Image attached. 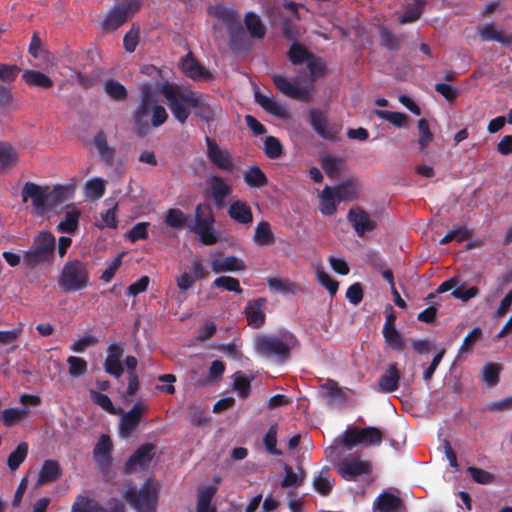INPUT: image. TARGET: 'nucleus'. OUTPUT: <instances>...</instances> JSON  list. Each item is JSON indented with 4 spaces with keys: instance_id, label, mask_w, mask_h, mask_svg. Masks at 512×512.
I'll return each instance as SVG.
<instances>
[{
    "instance_id": "1",
    "label": "nucleus",
    "mask_w": 512,
    "mask_h": 512,
    "mask_svg": "<svg viewBox=\"0 0 512 512\" xmlns=\"http://www.w3.org/2000/svg\"><path fill=\"white\" fill-rule=\"evenodd\" d=\"M298 345L296 336L289 331H280L277 334H257L253 340L254 350L257 354L285 362L290 358L291 351Z\"/></svg>"
},
{
    "instance_id": "2",
    "label": "nucleus",
    "mask_w": 512,
    "mask_h": 512,
    "mask_svg": "<svg viewBox=\"0 0 512 512\" xmlns=\"http://www.w3.org/2000/svg\"><path fill=\"white\" fill-rule=\"evenodd\" d=\"M140 103L133 112V119L137 128H157L163 125L168 113L166 109L157 103L152 87L149 83H143L139 86Z\"/></svg>"
},
{
    "instance_id": "3",
    "label": "nucleus",
    "mask_w": 512,
    "mask_h": 512,
    "mask_svg": "<svg viewBox=\"0 0 512 512\" xmlns=\"http://www.w3.org/2000/svg\"><path fill=\"white\" fill-rule=\"evenodd\" d=\"M160 91L165 97L172 115L180 124H184L190 116L191 110L198 105L195 93L191 90H184L169 81L162 83Z\"/></svg>"
},
{
    "instance_id": "4",
    "label": "nucleus",
    "mask_w": 512,
    "mask_h": 512,
    "mask_svg": "<svg viewBox=\"0 0 512 512\" xmlns=\"http://www.w3.org/2000/svg\"><path fill=\"white\" fill-rule=\"evenodd\" d=\"M55 249V236L49 231H39L32 246L23 255V263L31 270L40 266H51L55 259Z\"/></svg>"
},
{
    "instance_id": "5",
    "label": "nucleus",
    "mask_w": 512,
    "mask_h": 512,
    "mask_svg": "<svg viewBox=\"0 0 512 512\" xmlns=\"http://www.w3.org/2000/svg\"><path fill=\"white\" fill-rule=\"evenodd\" d=\"M90 274L88 264L78 259L67 261L60 272L58 285L65 293L76 292L88 287Z\"/></svg>"
},
{
    "instance_id": "6",
    "label": "nucleus",
    "mask_w": 512,
    "mask_h": 512,
    "mask_svg": "<svg viewBox=\"0 0 512 512\" xmlns=\"http://www.w3.org/2000/svg\"><path fill=\"white\" fill-rule=\"evenodd\" d=\"M214 223L215 216L211 206L200 203L195 207L194 220L188 223L187 228L194 232L204 245L211 246L219 241Z\"/></svg>"
},
{
    "instance_id": "7",
    "label": "nucleus",
    "mask_w": 512,
    "mask_h": 512,
    "mask_svg": "<svg viewBox=\"0 0 512 512\" xmlns=\"http://www.w3.org/2000/svg\"><path fill=\"white\" fill-rule=\"evenodd\" d=\"M210 13L226 25L230 37V48L234 51L244 49L246 34L237 11L224 5H217L210 9Z\"/></svg>"
},
{
    "instance_id": "8",
    "label": "nucleus",
    "mask_w": 512,
    "mask_h": 512,
    "mask_svg": "<svg viewBox=\"0 0 512 512\" xmlns=\"http://www.w3.org/2000/svg\"><path fill=\"white\" fill-rule=\"evenodd\" d=\"M124 499L137 512H156L158 489L150 479H147L140 489H136L135 486H129L124 493Z\"/></svg>"
},
{
    "instance_id": "9",
    "label": "nucleus",
    "mask_w": 512,
    "mask_h": 512,
    "mask_svg": "<svg viewBox=\"0 0 512 512\" xmlns=\"http://www.w3.org/2000/svg\"><path fill=\"white\" fill-rule=\"evenodd\" d=\"M335 467L337 474L346 481H369L373 472L372 463L359 455L346 456Z\"/></svg>"
},
{
    "instance_id": "10",
    "label": "nucleus",
    "mask_w": 512,
    "mask_h": 512,
    "mask_svg": "<svg viewBox=\"0 0 512 512\" xmlns=\"http://www.w3.org/2000/svg\"><path fill=\"white\" fill-rule=\"evenodd\" d=\"M383 440V433L377 427H348L343 435L341 444L347 450H351L356 445H363L364 447L378 446Z\"/></svg>"
},
{
    "instance_id": "11",
    "label": "nucleus",
    "mask_w": 512,
    "mask_h": 512,
    "mask_svg": "<svg viewBox=\"0 0 512 512\" xmlns=\"http://www.w3.org/2000/svg\"><path fill=\"white\" fill-rule=\"evenodd\" d=\"M23 202L31 200L32 207L37 215H44L49 209L48 186H40L33 182H26L21 190Z\"/></svg>"
},
{
    "instance_id": "12",
    "label": "nucleus",
    "mask_w": 512,
    "mask_h": 512,
    "mask_svg": "<svg viewBox=\"0 0 512 512\" xmlns=\"http://www.w3.org/2000/svg\"><path fill=\"white\" fill-rule=\"evenodd\" d=\"M154 449L155 446L151 443L139 446L125 462L123 467L124 473L131 474L138 469H146L154 458Z\"/></svg>"
},
{
    "instance_id": "13",
    "label": "nucleus",
    "mask_w": 512,
    "mask_h": 512,
    "mask_svg": "<svg viewBox=\"0 0 512 512\" xmlns=\"http://www.w3.org/2000/svg\"><path fill=\"white\" fill-rule=\"evenodd\" d=\"M207 194L217 208H222L226 198L232 193V186L221 176L210 174L206 179Z\"/></svg>"
},
{
    "instance_id": "14",
    "label": "nucleus",
    "mask_w": 512,
    "mask_h": 512,
    "mask_svg": "<svg viewBox=\"0 0 512 512\" xmlns=\"http://www.w3.org/2000/svg\"><path fill=\"white\" fill-rule=\"evenodd\" d=\"M140 5L136 0H130L112 9L102 23L105 31H114L126 22L131 11H137Z\"/></svg>"
},
{
    "instance_id": "15",
    "label": "nucleus",
    "mask_w": 512,
    "mask_h": 512,
    "mask_svg": "<svg viewBox=\"0 0 512 512\" xmlns=\"http://www.w3.org/2000/svg\"><path fill=\"white\" fill-rule=\"evenodd\" d=\"M347 220L359 237H364L367 233L377 228V223L371 219L369 213L361 207L349 209Z\"/></svg>"
},
{
    "instance_id": "16",
    "label": "nucleus",
    "mask_w": 512,
    "mask_h": 512,
    "mask_svg": "<svg viewBox=\"0 0 512 512\" xmlns=\"http://www.w3.org/2000/svg\"><path fill=\"white\" fill-rule=\"evenodd\" d=\"M113 444L108 435H101L93 449V458L103 474L110 471L112 465Z\"/></svg>"
},
{
    "instance_id": "17",
    "label": "nucleus",
    "mask_w": 512,
    "mask_h": 512,
    "mask_svg": "<svg viewBox=\"0 0 512 512\" xmlns=\"http://www.w3.org/2000/svg\"><path fill=\"white\" fill-rule=\"evenodd\" d=\"M205 139L209 161L220 170L231 172L234 169V162L229 151L221 149L210 136H206Z\"/></svg>"
},
{
    "instance_id": "18",
    "label": "nucleus",
    "mask_w": 512,
    "mask_h": 512,
    "mask_svg": "<svg viewBox=\"0 0 512 512\" xmlns=\"http://www.w3.org/2000/svg\"><path fill=\"white\" fill-rule=\"evenodd\" d=\"M272 79L276 89L285 96L304 102L310 101V90L296 85L294 82L289 81L286 77L281 75H274Z\"/></svg>"
},
{
    "instance_id": "19",
    "label": "nucleus",
    "mask_w": 512,
    "mask_h": 512,
    "mask_svg": "<svg viewBox=\"0 0 512 512\" xmlns=\"http://www.w3.org/2000/svg\"><path fill=\"white\" fill-rule=\"evenodd\" d=\"M255 101L265 111L278 118L285 119L289 117V112L285 105L278 102L272 94L266 95L256 90L254 93Z\"/></svg>"
},
{
    "instance_id": "20",
    "label": "nucleus",
    "mask_w": 512,
    "mask_h": 512,
    "mask_svg": "<svg viewBox=\"0 0 512 512\" xmlns=\"http://www.w3.org/2000/svg\"><path fill=\"white\" fill-rule=\"evenodd\" d=\"M400 371L396 363L390 364L378 379V391L392 393L399 387Z\"/></svg>"
},
{
    "instance_id": "21",
    "label": "nucleus",
    "mask_w": 512,
    "mask_h": 512,
    "mask_svg": "<svg viewBox=\"0 0 512 512\" xmlns=\"http://www.w3.org/2000/svg\"><path fill=\"white\" fill-rule=\"evenodd\" d=\"M266 300L264 298L249 301L245 308L248 325L255 329L261 328L265 323V313L263 307Z\"/></svg>"
},
{
    "instance_id": "22",
    "label": "nucleus",
    "mask_w": 512,
    "mask_h": 512,
    "mask_svg": "<svg viewBox=\"0 0 512 512\" xmlns=\"http://www.w3.org/2000/svg\"><path fill=\"white\" fill-rule=\"evenodd\" d=\"M145 410L146 406L143 403L136 402L134 406L122 416L120 421L121 432L125 435H129L133 432L137 428Z\"/></svg>"
},
{
    "instance_id": "23",
    "label": "nucleus",
    "mask_w": 512,
    "mask_h": 512,
    "mask_svg": "<svg viewBox=\"0 0 512 512\" xmlns=\"http://www.w3.org/2000/svg\"><path fill=\"white\" fill-rule=\"evenodd\" d=\"M403 500L390 492H382L373 502V512H400Z\"/></svg>"
},
{
    "instance_id": "24",
    "label": "nucleus",
    "mask_w": 512,
    "mask_h": 512,
    "mask_svg": "<svg viewBox=\"0 0 512 512\" xmlns=\"http://www.w3.org/2000/svg\"><path fill=\"white\" fill-rule=\"evenodd\" d=\"M92 144L97 150L100 159L108 166H112L115 160L116 150L108 144L107 135L103 130H99L94 136Z\"/></svg>"
},
{
    "instance_id": "25",
    "label": "nucleus",
    "mask_w": 512,
    "mask_h": 512,
    "mask_svg": "<svg viewBox=\"0 0 512 512\" xmlns=\"http://www.w3.org/2000/svg\"><path fill=\"white\" fill-rule=\"evenodd\" d=\"M245 268L244 261L233 255L211 261V269L215 273L243 271Z\"/></svg>"
},
{
    "instance_id": "26",
    "label": "nucleus",
    "mask_w": 512,
    "mask_h": 512,
    "mask_svg": "<svg viewBox=\"0 0 512 512\" xmlns=\"http://www.w3.org/2000/svg\"><path fill=\"white\" fill-rule=\"evenodd\" d=\"M62 476L61 466L56 460H45L41 467L36 486L41 487L45 484L54 482Z\"/></svg>"
},
{
    "instance_id": "27",
    "label": "nucleus",
    "mask_w": 512,
    "mask_h": 512,
    "mask_svg": "<svg viewBox=\"0 0 512 512\" xmlns=\"http://www.w3.org/2000/svg\"><path fill=\"white\" fill-rule=\"evenodd\" d=\"M229 217L240 224H250L253 221V214L246 201L236 200L228 208Z\"/></svg>"
},
{
    "instance_id": "28",
    "label": "nucleus",
    "mask_w": 512,
    "mask_h": 512,
    "mask_svg": "<svg viewBox=\"0 0 512 512\" xmlns=\"http://www.w3.org/2000/svg\"><path fill=\"white\" fill-rule=\"evenodd\" d=\"M181 67L184 74L193 80L208 79L211 77V74L199 64L191 53L182 60Z\"/></svg>"
},
{
    "instance_id": "29",
    "label": "nucleus",
    "mask_w": 512,
    "mask_h": 512,
    "mask_svg": "<svg viewBox=\"0 0 512 512\" xmlns=\"http://www.w3.org/2000/svg\"><path fill=\"white\" fill-rule=\"evenodd\" d=\"M321 389L325 391L324 398L329 406H339L347 400L345 393L339 388L336 381L328 380L321 386Z\"/></svg>"
},
{
    "instance_id": "30",
    "label": "nucleus",
    "mask_w": 512,
    "mask_h": 512,
    "mask_svg": "<svg viewBox=\"0 0 512 512\" xmlns=\"http://www.w3.org/2000/svg\"><path fill=\"white\" fill-rule=\"evenodd\" d=\"M65 217L56 227V230L60 233L73 234L79 225L80 211L74 206H67Z\"/></svg>"
},
{
    "instance_id": "31",
    "label": "nucleus",
    "mask_w": 512,
    "mask_h": 512,
    "mask_svg": "<svg viewBox=\"0 0 512 512\" xmlns=\"http://www.w3.org/2000/svg\"><path fill=\"white\" fill-rule=\"evenodd\" d=\"M244 183L250 188H263L269 180L263 170L257 166H249L243 174Z\"/></svg>"
},
{
    "instance_id": "32",
    "label": "nucleus",
    "mask_w": 512,
    "mask_h": 512,
    "mask_svg": "<svg viewBox=\"0 0 512 512\" xmlns=\"http://www.w3.org/2000/svg\"><path fill=\"white\" fill-rule=\"evenodd\" d=\"M194 108L196 109V115L207 125H210L221 111L216 103H204L199 99L198 105Z\"/></svg>"
},
{
    "instance_id": "33",
    "label": "nucleus",
    "mask_w": 512,
    "mask_h": 512,
    "mask_svg": "<svg viewBox=\"0 0 512 512\" xmlns=\"http://www.w3.org/2000/svg\"><path fill=\"white\" fill-rule=\"evenodd\" d=\"M22 78L30 86L41 88H51L53 86L52 79L40 71L25 70L22 74Z\"/></svg>"
},
{
    "instance_id": "34",
    "label": "nucleus",
    "mask_w": 512,
    "mask_h": 512,
    "mask_svg": "<svg viewBox=\"0 0 512 512\" xmlns=\"http://www.w3.org/2000/svg\"><path fill=\"white\" fill-rule=\"evenodd\" d=\"M335 482L328 475V468L324 467L313 479L314 489L322 496H328Z\"/></svg>"
},
{
    "instance_id": "35",
    "label": "nucleus",
    "mask_w": 512,
    "mask_h": 512,
    "mask_svg": "<svg viewBox=\"0 0 512 512\" xmlns=\"http://www.w3.org/2000/svg\"><path fill=\"white\" fill-rule=\"evenodd\" d=\"M254 241L260 246H269L275 242L271 226L267 221H261L257 224L254 232Z\"/></svg>"
},
{
    "instance_id": "36",
    "label": "nucleus",
    "mask_w": 512,
    "mask_h": 512,
    "mask_svg": "<svg viewBox=\"0 0 512 512\" xmlns=\"http://www.w3.org/2000/svg\"><path fill=\"white\" fill-rule=\"evenodd\" d=\"M216 493L212 486L203 487L198 492L196 512H216V507H211V500Z\"/></svg>"
},
{
    "instance_id": "37",
    "label": "nucleus",
    "mask_w": 512,
    "mask_h": 512,
    "mask_svg": "<svg viewBox=\"0 0 512 512\" xmlns=\"http://www.w3.org/2000/svg\"><path fill=\"white\" fill-rule=\"evenodd\" d=\"M105 93L114 101L122 102L127 99V89L123 84L114 79H107L104 83Z\"/></svg>"
},
{
    "instance_id": "38",
    "label": "nucleus",
    "mask_w": 512,
    "mask_h": 512,
    "mask_svg": "<svg viewBox=\"0 0 512 512\" xmlns=\"http://www.w3.org/2000/svg\"><path fill=\"white\" fill-rule=\"evenodd\" d=\"M244 22L252 37L261 39L265 36V26L257 14L254 12H248L245 16Z\"/></svg>"
},
{
    "instance_id": "39",
    "label": "nucleus",
    "mask_w": 512,
    "mask_h": 512,
    "mask_svg": "<svg viewBox=\"0 0 512 512\" xmlns=\"http://www.w3.org/2000/svg\"><path fill=\"white\" fill-rule=\"evenodd\" d=\"M103 510L97 501L87 496L78 495L71 507V512H100Z\"/></svg>"
},
{
    "instance_id": "40",
    "label": "nucleus",
    "mask_w": 512,
    "mask_h": 512,
    "mask_svg": "<svg viewBox=\"0 0 512 512\" xmlns=\"http://www.w3.org/2000/svg\"><path fill=\"white\" fill-rule=\"evenodd\" d=\"M29 446L26 442H21L10 453L7 459V465L11 471H16L19 466L25 461L28 455Z\"/></svg>"
},
{
    "instance_id": "41",
    "label": "nucleus",
    "mask_w": 512,
    "mask_h": 512,
    "mask_svg": "<svg viewBox=\"0 0 512 512\" xmlns=\"http://www.w3.org/2000/svg\"><path fill=\"white\" fill-rule=\"evenodd\" d=\"M337 197L332 188L326 186L321 193V213L333 215L337 211Z\"/></svg>"
},
{
    "instance_id": "42",
    "label": "nucleus",
    "mask_w": 512,
    "mask_h": 512,
    "mask_svg": "<svg viewBox=\"0 0 512 512\" xmlns=\"http://www.w3.org/2000/svg\"><path fill=\"white\" fill-rule=\"evenodd\" d=\"M288 58L293 65H301L309 58H313V53L302 44L295 42L290 46Z\"/></svg>"
},
{
    "instance_id": "43",
    "label": "nucleus",
    "mask_w": 512,
    "mask_h": 512,
    "mask_svg": "<svg viewBox=\"0 0 512 512\" xmlns=\"http://www.w3.org/2000/svg\"><path fill=\"white\" fill-rule=\"evenodd\" d=\"M188 217L178 208H170L165 215V223L173 229H182L188 225Z\"/></svg>"
},
{
    "instance_id": "44",
    "label": "nucleus",
    "mask_w": 512,
    "mask_h": 512,
    "mask_svg": "<svg viewBox=\"0 0 512 512\" xmlns=\"http://www.w3.org/2000/svg\"><path fill=\"white\" fill-rule=\"evenodd\" d=\"M382 334L386 344L393 350L402 352L405 349L406 343L403 335L398 331L396 327L382 331Z\"/></svg>"
},
{
    "instance_id": "45",
    "label": "nucleus",
    "mask_w": 512,
    "mask_h": 512,
    "mask_svg": "<svg viewBox=\"0 0 512 512\" xmlns=\"http://www.w3.org/2000/svg\"><path fill=\"white\" fill-rule=\"evenodd\" d=\"M29 414L27 408H8L3 410L1 421L6 427H12Z\"/></svg>"
},
{
    "instance_id": "46",
    "label": "nucleus",
    "mask_w": 512,
    "mask_h": 512,
    "mask_svg": "<svg viewBox=\"0 0 512 512\" xmlns=\"http://www.w3.org/2000/svg\"><path fill=\"white\" fill-rule=\"evenodd\" d=\"M277 433L278 425L276 423L272 424L263 436V444L267 453L280 456L282 455V451L277 449Z\"/></svg>"
},
{
    "instance_id": "47",
    "label": "nucleus",
    "mask_w": 512,
    "mask_h": 512,
    "mask_svg": "<svg viewBox=\"0 0 512 512\" xmlns=\"http://www.w3.org/2000/svg\"><path fill=\"white\" fill-rule=\"evenodd\" d=\"M233 389L241 399H246L251 393V379L244 376L241 371L234 374Z\"/></svg>"
},
{
    "instance_id": "48",
    "label": "nucleus",
    "mask_w": 512,
    "mask_h": 512,
    "mask_svg": "<svg viewBox=\"0 0 512 512\" xmlns=\"http://www.w3.org/2000/svg\"><path fill=\"white\" fill-rule=\"evenodd\" d=\"M17 152L8 142L0 141V168L5 169L17 161Z\"/></svg>"
},
{
    "instance_id": "49",
    "label": "nucleus",
    "mask_w": 512,
    "mask_h": 512,
    "mask_svg": "<svg viewBox=\"0 0 512 512\" xmlns=\"http://www.w3.org/2000/svg\"><path fill=\"white\" fill-rule=\"evenodd\" d=\"M321 166L328 177L338 178L341 174L342 161L333 156L322 157Z\"/></svg>"
},
{
    "instance_id": "50",
    "label": "nucleus",
    "mask_w": 512,
    "mask_h": 512,
    "mask_svg": "<svg viewBox=\"0 0 512 512\" xmlns=\"http://www.w3.org/2000/svg\"><path fill=\"white\" fill-rule=\"evenodd\" d=\"M264 153L269 159H278L283 154L280 140L274 136H267L264 140Z\"/></svg>"
},
{
    "instance_id": "51",
    "label": "nucleus",
    "mask_w": 512,
    "mask_h": 512,
    "mask_svg": "<svg viewBox=\"0 0 512 512\" xmlns=\"http://www.w3.org/2000/svg\"><path fill=\"white\" fill-rule=\"evenodd\" d=\"M315 272L317 281L328 290L332 297L335 296L339 288L338 281L332 279L321 266H318Z\"/></svg>"
},
{
    "instance_id": "52",
    "label": "nucleus",
    "mask_w": 512,
    "mask_h": 512,
    "mask_svg": "<svg viewBox=\"0 0 512 512\" xmlns=\"http://www.w3.org/2000/svg\"><path fill=\"white\" fill-rule=\"evenodd\" d=\"M70 189L64 186H54L52 190L48 187L49 208L57 206L69 198Z\"/></svg>"
},
{
    "instance_id": "53",
    "label": "nucleus",
    "mask_w": 512,
    "mask_h": 512,
    "mask_svg": "<svg viewBox=\"0 0 512 512\" xmlns=\"http://www.w3.org/2000/svg\"><path fill=\"white\" fill-rule=\"evenodd\" d=\"M482 334L483 333L480 327L473 328L472 331L464 338L458 350L459 355L470 353L473 350L475 344L481 339Z\"/></svg>"
},
{
    "instance_id": "54",
    "label": "nucleus",
    "mask_w": 512,
    "mask_h": 512,
    "mask_svg": "<svg viewBox=\"0 0 512 512\" xmlns=\"http://www.w3.org/2000/svg\"><path fill=\"white\" fill-rule=\"evenodd\" d=\"M376 114L393 124L395 127L401 128L408 125L409 117L404 113L376 110Z\"/></svg>"
},
{
    "instance_id": "55",
    "label": "nucleus",
    "mask_w": 512,
    "mask_h": 512,
    "mask_svg": "<svg viewBox=\"0 0 512 512\" xmlns=\"http://www.w3.org/2000/svg\"><path fill=\"white\" fill-rule=\"evenodd\" d=\"M67 363L69 365V374L72 377H81L87 373L88 364L84 358L69 356Z\"/></svg>"
},
{
    "instance_id": "56",
    "label": "nucleus",
    "mask_w": 512,
    "mask_h": 512,
    "mask_svg": "<svg viewBox=\"0 0 512 512\" xmlns=\"http://www.w3.org/2000/svg\"><path fill=\"white\" fill-rule=\"evenodd\" d=\"M380 44L392 52H396L400 49L399 38L387 28H382L380 30Z\"/></svg>"
},
{
    "instance_id": "57",
    "label": "nucleus",
    "mask_w": 512,
    "mask_h": 512,
    "mask_svg": "<svg viewBox=\"0 0 512 512\" xmlns=\"http://www.w3.org/2000/svg\"><path fill=\"white\" fill-rule=\"evenodd\" d=\"M213 285L237 294H241L243 292V289L240 287L239 280L231 276H220L214 280Z\"/></svg>"
},
{
    "instance_id": "58",
    "label": "nucleus",
    "mask_w": 512,
    "mask_h": 512,
    "mask_svg": "<svg viewBox=\"0 0 512 512\" xmlns=\"http://www.w3.org/2000/svg\"><path fill=\"white\" fill-rule=\"evenodd\" d=\"M22 333L23 329L21 326L12 330H0V345H12L10 351H13L18 347V345L15 343L18 341Z\"/></svg>"
},
{
    "instance_id": "59",
    "label": "nucleus",
    "mask_w": 512,
    "mask_h": 512,
    "mask_svg": "<svg viewBox=\"0 0 512 512\" xmlns=\"http://www.w3.org/2000/svg\"><path fill=\"white\" fill-rule=\"evenodd\" d=\"M467 472L470 474L473 481L478 484L487 485L495 482V476L484 469L470 466L467 468Z\"/></svg>"
},
{
    "instance_id": "60",
    "label": "nucleus",
    "mask_w": 512,
    "mask_h": 512,
    "mask_svg": "<svg viewBox=\"0 0 512 512\" xmlns=\"http://www.w3.org/2000/svg\"><path fill=\"white\" fill-rule=\"evenodd\" d=\"M500 366L494 363H487L482 369L483 381L488 386H495L499 382Z\"/></svg>"
},
{
    "instance_id": "61",
    "label": "nucleus",
    "mask_w": 512,
    "mask_h": 512,
    "mask_svg": "<svg viewBox=\"0 0 512 512\" xmlns=\"http://www.w3.org/2000/svg\"><path fill=\"white\" fill-rule=\"evenodd\" d=\"M188 419L195 426H202L207 422L205 412L195 403L188 406Z\"/></svg>"
},
{
    "instance_id": "62",
    "label": "nucleus",
    "mask_w": 512,
    "mask_h": 512,
    "mask_svg": "<svg viewBox=\"0 0 512 512\" xmlns=\"http://www.w3.org/2000/svg\"><path fill=\"white\" fill-rule=\"evenodd\" d=\"M90 397H91L92 401L95 404H97L98 406H100L102 409H104L105 411H107L111 414H115L114 405H113L111 399L107 395L102 394L95 390H90Z\"/></svg>"
},
{
    "instance_id": "63",
    "label": "nucleus",
    "mask_w": 512,
    "mask_h": 512,
    "mask_svg": "<svg viewBox=\"0 0 512 512\" xmlns=\"http://www.w3.org/2000/svg\"><path fill=\"white\" fill-rule=\"evenodd\" d=\"M480 293V290L476 286H472L468 289H465L464 286H456V288L452 291L451 295L459 299L463 302H468L470 299L478 296Z\"/></svg>"
},
{
    "instance_id": "64",
    "label": "nucleus",
    "mask_w": 512,
    "mask_h": 512,
    "mask_svg": "<svg viewBox=\"0 0 512 512\" xmlns=\"http://www.w3.org/2000/svg\"><path fill=\"white\" fill-rule=\"evenodd\" d=\"M139 28H135L133 25L132 28L125 34L123 39V45L127 52L132 53L135 51L138 43H139Z\"/></svg>"
}]
</instances>
